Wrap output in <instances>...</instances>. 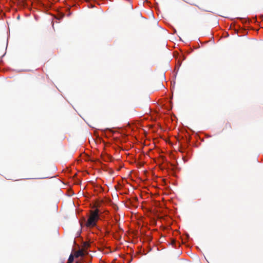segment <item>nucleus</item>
Instances as JSON below:
<instances>
[{
    "mask_svg": "<svg viewBox=\"0 0 263 263\" xmlns=\"http://www.w3.org/2000/svg\"><path fill=\"white\" fill-rule=\"evenodd\" d=\"M99 219V210L96 209L94 210H90L86 223V226L88 228H93L97 225V223Z\"/></svg>",
    "mask_w": 263,
    "mask_h": 263,
    "instance_id": "nucleus-1",
    "label": "nucleus"
},
{
    "mask_svg": "<svg viewBox=\"0 0 263 263\" xmlns=\"http://www.w3.org/2000/svg\"><path fill=\"white\" fill-rule=\"evenodd\" d=\"M73 260V257L72 255H71L68 259V261L67 263H71Z\"/></svg>",
    "mask_w": 263,
    "mask_h": 263,
    "instance_id": "nucleus-2",
    "label": "nucleus"
},
{
    "mask_svg": "<svg viewBox=\"0 0 263 263\" xmlns=\"http://www.w3.org/2000/svg\"><path fill=\"white\" fill-rule=\"evenodd\" d=\"M83 255V253L82 251H79L78 253H77V256H81V255Z\"/></svg>",
    "mask_w": 263,
    "mask_h": 263,
    "instance_id": "nucleus-3",
    "label": "nucleus"
}]
</instances>
